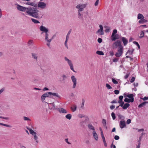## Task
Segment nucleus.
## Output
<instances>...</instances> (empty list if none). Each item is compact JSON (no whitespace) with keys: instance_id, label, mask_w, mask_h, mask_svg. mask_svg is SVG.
<instances>
[{"instance_id":"nucleus-45","label":"nucleus","mask_w":148,"mask_h":148,"mask_svg":"<svg viewBox=\"0 0 148 148\" xmlns=\"http://www.w3.org/2000/svg\"><path fill=\"white\" fill-rule=\"evenodd\" d=\"M118 116L120 119H124V117L123 116L121 115L120 114H118Z\"/></svg>"},{"instance_id":"nucleus-36","label":"nucleus","mask_w":148,"mask_h":148,"mask_svg":"<svg viewBox=\"0 0 148 148\" xmlns=\"http://www.w3.org/2000/svg\"><path fill=\"white\" fill-rule=\"evenodd\" d=\"M122 54L121 53L117 52L115 54V56L117 57H119L122 55Z\"/></svg>"},{"instance_id":"nucleus-43","label":"nucleus","mask_w":148,"mask_h":148,"mask_svg":"<svg viewBox=\"0 0 148 148\" xmlns=\"http://www.w3.org/2000/svg\"><path fill=\"white\" fill-rule=\"evenodd\" d=\"M111 116L113 120H114L116 118V116L115 114L112 112L111 114Z\"/></svg>"},{"instance_id":"nucleus-46","label":"nucleus","mask_w":148,"mask_h":148,"mask_svg":"<svg viewBox=\"0 0 148 148\" xmlns=\"http://www.w3.org/2000/svg\"><path fill=\"white\" fill-rule=\"evenodd\" d=\"M135 79V77H132L130 80V82L131 83H132L134 81Z\"/></svg>"},{"instance_id":"nucleus-16","label":"nucleus","mask_w":148,"mask_h":148,"mask_svg":"<svg viewBox=\"0 0 148 148\" xmlns=\"http://www.w3.org/2000/svg\"><path fill=\"white\" fill-rule=\"evenodd\" d=\"M49 104L52 106V107L51 108V109H52L53 110H57L58 108H56V105L54 104V102L51 103H49Z\"/></svg>"},{"instance_id":"nucleus-37","label":"nucleus","mask_w":148,"mask_h":148,"mask_svg":"<svg viewBox=\"0 0 148 148\" xmlns=\"http://www.w3.org/2000/svg\"><path fill=\"white\" fill-rule=\"evenodd\" d=\"M124 101L127 103H130V102H132V101L130 100V99L127 98H125L124 100Z\"/></svg>"},{"instance_id":"nucleus-18","label":"nucleus","mask_w":148,"mask_h":148,"mask_svg":"<svg viewBox=\"0 0 148 148\" xmlns=\"http://www.w3.org/2000/svg\"><path fill=\"white\" fill-rule=\"evenodd\" d=\"M51 92H46L44 93V94L45 96L46 97H49L50 98H51L52 97L51 95Z\"/></svg>"},{"instance_id":"nucleus-22","label":"nucleus","mask_w":148,"mask_h":148,"mask_svg":"<svg viewBox=\"0 0 148 148\" xmlns=\"http://www.w3.org/2000/svg\"><path fill=\"white\" fill-rule=\"evenodd\" d=\"M147 103H148V101H144L142 103L140 104L138 106V108H140L143 107L145 104Z\"/></svg>"},{"instance_id":"nucleus-58","label":"nucleus","mask_w":148,"mask_h":148,"mask_svg":"<svg viewBox=\"0 0 148 148\" xmlns=\"http://www.w3.org/2000/svg\"><path fill=\"white\" fill-rule=\"evenodd\" d=\"M114 138L116 140H118L119 138V136L117 135H115L114 136Z\"/></svg>"},{"instance_id":"nucleus-5","label":"nucleus","mask_w":148,"mask_h":148,"mask_svg":"<svg viewBox=\"0 0 148 148\" xmlns=\"http://www.w3.org/2000/svg\"><path fill=\"white\" fill-rule=\"evenodd\" d=\"M121 42L119 40H117L112 45V46L113 49L116 48L118 46L119 47H120V46H121Z\"/></svg>"},{"instance_id":"nucleus-33","label":"nucleus","mask_w":148,"mask_h":148,"mask_svg":"<svg viewBox=\"0 0 148 148\" xmlns=\"http://www.w3.org/2000/svg\"><path fill=\"white\" fill-rule=\"evenodd\" d=\"M71 115L70 114H67L65 116L66 118V119H69V120L70 119H71Z\"/></svg>"},{"instance_id":"nucleus-6","label":"nucleus","mask_w":148,"mask_h":148,"mask_svg":"<svg viewBox=\"0 0 148 148\" xmlns=\"http://www.w3.org/2000/svg\"><path fill=\"white\" fill-rule=\"evenodd\" d=\"M100 29H98L96 32V34H98L100 35H103L104 34L103 27L101 25L99 26Z\"/></svg>"},{"instance_id":"nucleus-9","label":"nucleus","mask_w":148,"mask_h":148,"mask_svg":"<svg viewBox=\"0 0 148 148\" xmlns=\"http://www.w3.org/2000/svg\"><path fill=\"white\" fill-rule=\"evenodd\" d=\"M126 126V123L125 121H121L119 123L120 127L121 129L125 127Z\"/></svg>"},{"instance_id":"nucleus-55","label":"nucleus","mask_w":148,"mask_h":148,"mask_svg":"<svg viewBox=\"0 0 148 148\" xmlns=\"http://www.w3.org/2000/svg\"><path fill=\"white\" fill-rule=\"evenodd\" d=\"M131 123V120L130 119H128L126 121V123L127 124H129Z\"/></svg>"},{"instance_id":"nucleus-64","label":"nucleus","mask_w":148,"mask_h":148,"mask_svg":"<svg viewBox=\"0 0 148 148\" xmlns=\"http://www.w3.org/2000/svg\"><path fill=\"white\" fill-rule=\"evenodd\" d=\"M110 30V28L109 27H108L105 30V32H109Z\"/></svg>"},{"instance_id":"nucleus-50","label":"nucleus","mask_w":148,"mask_h":148,"mask_svg":"<svg viewBox=\"0 0 148 148\" xmlns=\"http://www.w3.org/2000/svg\"><path fill=\"white\" fill-rule=\"evenodd\" d=\"M115 106L114 105H112L110 106V108L111 110H113L115 108Z\"/></svg>"},{"instance_id":"nucleus-11","label":"nucleus","mask_w":148,"mask_h":148,"mask_svg":"<svg viewBox=\"0 0 148 148\" xmlns=\"http://www.w3.org/2000/svg\"><path fill=\"white\" fill-rule=\"evenodd\" d=\"M57 110H58V111L61 113L66 114L67 112L66 110L63 108H58Z\"/></svg>"},{"instance_id":"nucleus-48","label":"nucleus","mask_w":148,"mask_h":148,"mask_svg":"<svg viewBox=\"0 0 148 148\" xmlns=\"http://www.w3.org/2000/svg\"><path fill=\"white\" fill-rule=\"evenodd\" d=\"M23 119L25 121H30V119H29L28 118L26 117V116H24L23 117Z\"/></svg>"},{"instance_id":"nucleus-59","label":"nucleus","mask_w":148,"mask_h":148,"mask_svg":"<svg viewBox=\"0 0 148 148\" xmlns=\"http://www.w3.org/2000/svg\"><path fill=\"white\" fill-rule=\"evenodd\" d=\"M2 125L9 127H11V126H10L9 125L5 124L4 123H3Z\"/></svg>"},{"instance_id":"nucleus-44","label":"nucleus","mask_w":148,"mask_h":148,"mask_svg":"<svg viewBox=\"0 0 148 148\" xmlns=\"http://www.w3.org/2000/svg\"><path fill=\"white\" fill-rule=\"evenodd\" d=\"M112 82L114 84H117L118 82L117 81L115 80L114 79L112 78Z\"/></svg>"},{"instance_id":"nucleus-23","label":"nucleus","mask_w":148,"mask_h":148,"mask_svg":"<svg viewBox=\"0 0 148 148\" xmlns=\"http://www.w3.org/2000/svg\"><path fill=\"white\" fill-rule=\"evenodd\" d=\"M123 47L122 46H120V47H119L118 50V52L121 53L122 54L123 53Z\"/></svg>"},{"instance_id":"nucleus-54","label":"nucleus","mask_w":148,"mask_h":148,"mask_svg":"<svg viewBox=\"0 0 148 148\" xmlns=\"http://www.w3.org/2000/svg\"><path fill=\"white\" fill-rule=\"evenodd\" d=\"M129 74H130L129 73L126 74L125 75V76L124 77V78L125 79H126L128 78V77L129 76Z\"/></svg>"},{"instance_id":"nucleus-39","label":"nucleus","mask_w":148,"mask_h":148,"mask_svg":"<svg viewBox=\"0 0 148 148\" xmlns=\"http://www.w3.org/2000/svg\"><path fill=\"white\" fill-rule=\"evenodd\" d=\"M102 123L104 127L106 126V122L105 119H102Z\"/></svg>"},{"instance_id":"nucleus-19","label":"nucleus","mask_w":148,"mask_h":148,"mask_svg":"<svg viewBox=\"0 0 148 148\" xmlns=\"http://www.w3.org/2000/svg\"><path fill=\"white\" fill-rule=\"evenodd\" d=\"M144 18V17L143 15L140 13H139L138 15L137 18L138 19H142Z\"/></svg>"},{"instance_id":"nucleus-25","label":"nucleus","mask_w":148,"mask_h":148,"mask_svg":"<svg viewBox=\"0 0 148 148\" xmlns=\"http://www.w3.org/2000/svg\"><path fill=\"white\" fill-rule=\"evenodd\" d=\"M32 57L35 59L37 60L38 56L37 54H36L34 53H32Z\"/></svg>"},{"instance_id":"nucleus-31","label":"nucleus","mask_w":148,"mask_h":148,"mask_svg":"<svg viewBox=\"0 0 148 148\" xmlns=\"http://www.w3.org/2000/svg\"><path fill=\"white\" fill-rule=\"evenodd\" d=\"M97 54L100 55H104L103 52L101 51H98L96 52Z\"/></svg>"},{"instance_id":"nucleus-8","label":"nucleus","mask_w":148,"mask_h":148,"mask_svg":"<svg viewBox=\"0 0 148 148\" xmlns=\"http://www.w3.org/2000/svg\"><path fill=\"white\" fill-rule=\"evenodd\" d=\"M17 8L18 10L26 12L27 7H25L18 5L17 6Z\"/></svg>"},{"instance_id":"nucleus-35","label":"nucleus","mask_w":148,"mask_h":148,"mask_svg":"<svg viewBox=\"0 0 148 148\" xmlns=\"http://www.w3.org/2000/svg\"><path fill=\"white\" fill-rule=\"evenodd\" d=\"M27 4L29 5L33 6H34L35 3L33 2H28L26 3Z\"/></svg>"},{"instance_id":"nucleus-57","label":"nucleus","mask_w":148,"mask_h":148,"mask_svg":"<svg viewBox=\"0 0 148 148\" xmlns=\"http://www.w3.org/2000/svg\"><path fill=\"white\" fill-rule=\"evenodd\" d=\"M82 104L81 105V107L82 108L84 106V102H85V100H84V99H83L82 100Z\"/></svg>"},{"instance_id":"nucleus-24","label":"nucleus","mask_w":148,"mask_h":148,"mask_svg":"<svg viewBox=\"0 0 148 148\" xmlns=\"http://www.w3.org/2000/svg\"><path fill=\"white\" fill-rule=\"evenodd\" d=\"M31 20L35 24H37L40 23V22L38 21L33 18H31Z\"/></svg>"},{"instance_id":"nucleus-40","label":"nucleus","mask_w":148,"mask_h":148,"mask_svg":"<svg viewBox=\"0 0 148 148\" xmlns=\"http://www.w3.org/2000/svg\"><path fill=\"white\" fill-rule=\"evenodd\" d=\"M117 32V30L116 29H114L113 31L112 34V36H113L114 35H115V34Z\"/></svg>"},{"instance_id":"nucleus-51","label":"nucleus","mask_w":148,"mask_h":148,"mask_svg":"<svg viewBox=\"0 0 148 148\" xmlns=\"http://www.w3.org/2000/svg\"><path fill=\"white\" fill-rule=\"evenodd\" d=\"M102 39L100 38H99L97 40L98 42L99 43H101L102 42Z\"/></svg>"},{"instance_id":"nucleus-32","label":"nucleus","mask_w":148,"mask_h":148,"mask_svg":"<svg viewBox=\"0 0 148 148\" xmlns=\"http://www.w3.org/2000/svg\"><path fill=\"white\" fill-rule=\"evenodd\" d=\"M37 134H35V135H34L33 136H34V139L35 140H36V142L38 143V141L37 140V139H38V137L36 135Z\"/></svg>"},{"instance_id":"nucleus-27","label":"nucleus","mask_w":148,"mask_h":148,"mask_svg":"<svg viewBox=\"0 0 148 148\" xmlns=\"http://www.w3.org/2000/svg\"><path fill=\"white\" fill-rule=\"evenodd\" d=\"M130 106V104L128 103H126L124 104V105L123 107V109H126Z\"/></svg>"},{"instance_id":"nucleus-26","label":"nucleus","mask_w":148,"mask_h":148,"mask_svg":"<svg viewBox=\"0 0 148 148\" xmlns=\"http://www.w3.org/2000/svg\"><path fill=\"white\" fill-rule=\"evenodd\" d=\"M51 95H53L54 96L56 97L59 98H60V96L57 93H56L51 92Z\"/></svg>"},{"instance_id":"nucleus-28","label":"nucleus","mask_w":148,"mask_h":148,"mask_svg":"<svg viewBox=\"0 0 148 148\" xmlns=\"http://www.w3.org/2000/svg\"><path fill=\"white\" fill-rule=\"evenodd\" d=\"M62 77L63 78L62 80V81L63 82H65V80L67 78V76L65 75H63L62 76Z\"/></svg>"},{"instance_id":"nucleus-7","label":"nucleus","mask_w":148,"mask_h":148,"mask_svg":"<svg viewBox=\"0 0 148 148\" xmlns=\"http://www.w3.org/2000/svg\"><path fill=\"white\" fill-rule=\"evenodd\" d=\"M71 80L73 83L72 88H75L77 84V79L74 75H72L71 76Z\"/></svg>"},{"instance_id":"nucleus-17","label":"nucleus","mask_w":148,"mask_h":148,"mask_svg":"<svg viewBox=\"0 0 148 148\" xmlns=\"http://www.w3.org/2000/svg\"><path fill=\"white\" fill-rule=\"evenodd\" d=\"M27 129L29 131L30 134L32 135L37 134L36 132L30 128H27Z\"/></svg>"},{"instance_id":"nucleus-60","label":"nucleus","mask_w":148,"mask_h":148,"mask_svg":"<svg viewBox=\"0 0 148 148\" xmlns=\"http://www.w3.org/2000/svg\"><path fill=\"white\" fill-rule=\"evenodd\" d=\"M103 142L104 143V145L105 147H107V143H106V140H103Z\"/></svg>"},{"instance_id":"nucleus-20","label":"nucleus","mask_w":148,"mask_h":148,"mask_svg":"<svg viewBox=\"0 0 148 148\" xmlns=\"http://www.w3.org/2000/svg\"><path fill=\"white\" fill-rule=\"evenodd\" d=\"M116 36H118V34L114 35V36H112V35H111V38L112 41H115L116 40L119 38V37H116Z\"/></svg>"},{"instance_id":"nucleus-2","label":"nucleus","mask_w":148,"mask_h":148,"mask_svg":"<svg viewBox=\"0 0 148 148\" xmlns=\"http://www.w3.org/2000/svg\"><path fill=\"white\" fill-rule=\"evenodd\" d=\"M39 29L40 31L42 32L41 33V34L45 33V41H47L48 42L50 43L53 38V37H52L50 38H49L48 29L42 25L39 27Z\"/></svg>"},{"instance_id":"nucleus-52","label":"nucleus","mask_w":148,"mask_h":148,"mask_svg":"<svg viewBox=\"0 0 148 148\" xmlns=\"http://www.w3.org/2000/svg\"><path fill=\"white\" fill-rule=\"evenodd\" d=\"M68 40V39H66V40L64 42L65 45L67 47V48H68V46L67 44V42Z\"/></svg>"},{"instance_id":"nucleus-56","label":"nucleus","mask_w":148,"mask_h":148,"mask_svg":"<svg viewBox=\"0 0 148 148\" xmlns=\"http://www.w3.org/2000/svg\"><path fill=\"white\" fill-rule=\"evenodd\" d=\"M99 2V0H96L95 2V6H97L98 5Z\"/></svg>"},{"instance_id":"nucleus-14","label":"nucleus","mask_w":148,"mask_h":148,"mask_svg":"<svg viewBox=\"0 0 148 148\" xmlns=\"http://www.w3.org/2000/svg\"><path fill=\"white\" fill-rule=\"evenodd\" d=\"M92 134L94 138L96 140H97L98 139V135L96 133L95 131H93L92 132Z\"/></svg>"},{"instance_id":"nucleus-53","label":"nucleus","mask_w":148,"mask_h":148,"mask_svg":"<svg viewBox=\"0 0 148 148\" xmlns=\"http://www.w3.org/2000/svg\"><path fill=\"white\" fill-rule=\"evenodd\" d=\"M118 59L117 58H114L113 59L112 61L113 62H116L118 61Z\"/></svg>"},{"instance_id":"nucleus-47","label":"nucleus","mask_w":148,"mask_h":148,"mask_svg":"<svg viewBox=\"0 0 148 148\" xmlns=\"http://www.w3.org/2000/svg\"><path fill=\"white\" fill-rule=\"evenodd\" d=\"M114 92L115 94L116 95H118L119 94V91L118 90H114Z\"/></svg>"},{"instance_id":"nucleus-61","label":"nucleus","mask_w":148,"mask_h":148,"mask_svg":"<svg viewBox=\"0 0 148 148\" xmlns=\"http://www.w3.org/2000/svg\"><path fill=\"white\" fill-rule=\"evenodd\" d=\"M33 42V41L32 40H29L28 42V44H29V45H30L31 44H32Z\"/></svg>"},{"instance_id":"nucleus-49","label":"nucleus","mask_w":148,"mask_h":148,"mask_svg":"<svg viewBox=\"0 0 148 148\" xmlns=\"http://www.w3.org/2000/svg\"><path fill=\"white\" fill-rule=\"evenodd\" d=\"M101 136L102 138V140H103V141L105 140V138L104 135L103 134V133H101Z\"/></svg>"},{"instance_id":"nucleus-62","label":"nucleus","mask_w":148,"mask_h":148,"mask_svg":"<svg viewBox=\"0 0 148 148\" xmlns=\"http://www.w3.org/2000/svg\"><path fill=\"white\" fill-rule=\"evenodd\" d=\"M124 103V102L123 101L122 102L120 103V105H119L121 106V107H123V105Z\"/></svg>"},{"instance_id":"nucleus-30","label":"nucleus","mask_w":148,"mask_h":148,"mask_svg":"<svg viewBox=\"0 0 148 148\" xmlns=\"http://www.w3.org/2000/svg\"><path fill=\"white\" fill-rule=\"evenodd\" d=\"M76 108L77 106L76 105H74L71 107V109L72 110L73 112L75 111L76 110Z\"/></svg>"},{"instance_id":"nucleus-34","label":"nucleus","mask_w":148,"mask_h":148,"mask_svg":"<svg viewBox=\"0 0 148 148\" xmlns=\"http://www.w3.org/2000/svg\"><path fill=\"white\" fill-rule=\"evenodd\" d=\"M46 97L44 95V94H43L41 96V100L43 102L44 101V100L45 99Z\"/></svg>"},{"instance_id":"nucleus-3","label":"nucleus","mask_w":148,"mask_h":148,"mask_svg":"<svg viewBox=\"0 0 148 148\" xmlns=\"http://www.w3.org/2000/svg\"><path fill=\"white\" fill-rule=\"evenodd\" d=\"M64 60L66 61L67 62L68 64L70 66V69L73 72H76V71H75L74 69L73 64L71 60H69L66 57H64Z\"/></svg>"},{"instance_id":"nucleus-15","label":"nucleus","mask_w":148,"mask_h":148,"mask_svg":"<svg viewBox=\"0 0 148 148\" xmlns=\"http://www.w3.org/2000/svg\"><path fill=\"white\" fill-rule=\"evenodd\" d=\"M148 21L147 20L143 18L138 21V23L140 24H144V23H147Z\"/></svg>"},{"instance_id":"nucleus-10","label":"nucleus","mask_w":148,"mask_h":148,"mask_svg":"<svg viewBox=\"0 0 148 148\" xmlns=\"http://www.w3.org/2000/svg\"><path fill=\"white\" fill-rule=\"evenodd\" d=\"M46 4L43 2H39L38 3V7L39 8L44 9L46 7Z\"/></svg>"},{"instance_id":"nucleus-42","label":"nucleus","mask_w":148,"mask_h":148,"mask_svg":"<svg viewBox=\"0 0 148 148\" xmlns=\"http://www.w3.org/2000/svg\"><path fill=\"white\" fill-rule=\"evenodd\" d=\"M133 43L134 44H135V45H136V46H137V47H138L139 49H140V46L139 45L137 42L135 41H134L133 42Z\"/></svg>"},{"instance_id":"nucleus-21","label":"nucleus","mask_w":148,"mask_h":148,"mask_svg":"<svg viewBox=\"0 0 148 148\" xmlns=\"http://www.w3.org/2000/svg\"><path fill=\"white\" fill-rule=\"evenodd\" d=\"M88 126L89 129L93 130V131H95L94 127L92 125L88 124Z\"/></svg>"},{"instance_id":"nucleus-41","label":"nucleus","mask_w":148,"mask_h":148,"mask_svg":"<svg viewBox=\"0 0 148 148\" xmlns=\"http://www.w3.org/2000/svg\"><path fill=\"white\" fill-rule=\"evenodd\" d=\"M106 86L108 89H112V87H111L110 85L108 84H106Z\"/></svg>"},{"instance_id":"nucleus-1","label":"nucleus","mask_w":148,"mask_h":148,"mask_svg":"<svg viewBox=\"0 0 148 148\" xmlns=\"http://www.w3.org/2000/svg\"><path fill=\"white\" fill-rule=\"evenodd\" d=\"M39 11L36 8L28 7H27L26 13L27 15L37 19H40L42 16L39 14Z\"/></svg>"},{"instance_id":"nucleus-13","label":"nucleus","mask_w":148,"mask_h":148,"mask_svg":"<svg viewBox=\"0 0 148 148\" xmlns=\"http://www.w3.org/2000/svg\"><path fill=\"white\" fill-rule=\"evenodd\" d=\"M127 97L129 98L130 100L132 101V102H133L134 101V98L133 97V94H129L127 95Z\"/></svg>"},{"instance_id":"nucleus-12","label":"nucleus","mask_w":148,"mask_h":148,"mask_svg":"<svg viewBox=\"0 0 148 148\" xmlns=\"http://www.w3.org/2000/svg\"><path fill=\"white\" fill-rule=\"evenodd\" d=\"M121 39L124 45L125 46L128 43V40L126 38L123 37H121Z\"/></svg>"},{"instance_id":"nucleus-4","label":"nucleus","mask_w":148,"mask_h":148,"mask_svg":"<svg viewBox=\"0 0 148 148\" xmlns=\"http://www.w3.org/2000/svg\"><path fill=\"white\" fill-rule=\"evenodd\" d=\"M86 6V4H79L77 5L76 8L78 9V11H83Z\"/></svg>"},{"instance_id":"nucleus-63","label":"nucleus","mask_w":148,"mask_h":148,"mask_svg":"<svg viewBox=\"0 0 148 148\" xmlns=\"http://www.w3.org/2000/svg\"><path fill=\"white\" fill-rule=\"evenodd\" d=\"M142 99L144 101L148 99V97H145Z\"/></svg>"},{"instance_id":"nucleus-38","label":"nucleus","mask_w":148,"mask_h":148,"mask_svg":"<svg viewBox=\"0 0 148 148\" xmlns=\"http://www.w3.org/2000/svg\"><path fill=\"white\" fill-rule=\"evenodd\" d=\"M140 36H139V38H141L142 37H143L144 35V32L143 31H142L141 33L140 34Z\"/></svg>"},{"instance_id":"nucleus-29","label":"nucleus","mask_w":148,"mask_h":148,"mask_svg":"<svg viewBox=\"0 0 148 148\" xmlns=\"http://www.w3.org/2000/svg\"><path fill=\"white\" fill-rule=\"evenodd\" d=\"M134 50L133 49L131 50H129L126 53V55L127 53H129L130 55H132L133 52Z\"/></svg>"}]
</instances>
